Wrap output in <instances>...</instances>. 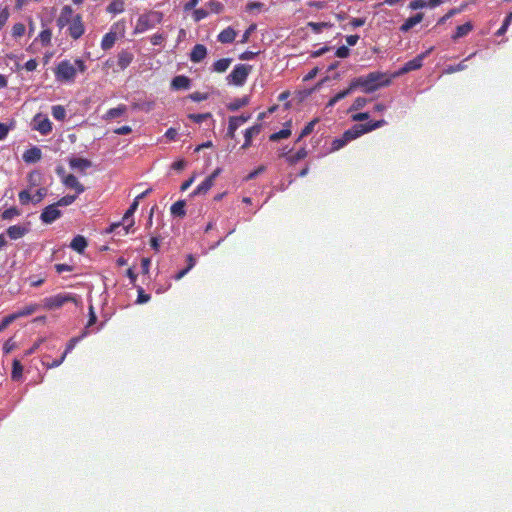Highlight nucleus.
Instances as JSON below:
<instances>
[{
  "label": "nucleus",
  "mask_w": 512,
  "mask_h": 512,
  "mask_svg": "<svg viewBox=\"0 0 512 512\" xmlns=\"http://www.w3.org/2000/svg\"><path fill=\"white\" fill-rule=\"evenodd\" d=\"M393 75L380 71H373L365 76L354 78L352 88H361L365 93H373L382 87H387L391 84Z\"/></svg>",
  "instance_id": "nucleus-1"
},
{
  "label": "nucleus",
  "mask_w": 512,
  "mask_h": 512,
  "mask_svg": "<svg viewBox=\"0 0 512 512\" xmlns=\"http://www.w3.org/2000/svg\"><path fill=\"white\" fill-rule=\"evenodd\" d=\"M384 124V120H378L364 124H355L350 129L346 130L340 138H336L332 141L330 151H338L343 148L349 141L354 140L365 133L380 128Z\"/></svg>",
  "instance_id": "nucleus-2"
},
{
  "label": "nucleus",
  "mask_w": 512,
  "mask_h": 512,
  "mask_svg": "<svg viewBox=\"0 0 512 512\" xmlns=\"http://www.w3.org/2000/svg\"><path fill=\"white\" fill-rule=\"evenodd\" d=\"M86 69L85 62L80 58L75 59L74 63L65 59L56 65L54 69L55 79L60 83H74L77 72L84 73Z\"/></svg>",
  "instance_id": "nucleus-3"
},
{
  "label": "nucleus",
  "mask_w": 512,
  "mask_h": 512,
  "mask_svg": "<svg viewBox=\"0 0 512 512\" xmlns=\"http://www.w3.org/2000/svg\"><path fill=\"white\" fill-rule=\"evenodd\" d=\"M162 19L163 14L159 11H149L144 13L138 17L134 32L138 34L150 30L160 24Z\"/></svg>",
  "instance_id": "nucleus-4"
},
{
  "label": "nucleus",
  "mask_w": 512,
  "mask_h": 512,
  "mask_svg": "<svg viewBox=\"0 0 512 512\" xmlns=\"http://www.w3.org/2000/svg\"><path fill=\"white\" fill-rule=\"evenodd\" d=\"M252 70V66L238 64L236 65L231 73L227 76V81L235 86H242L247 80L249 73Z\"/></svg>",
  "instance_id": "nucleus-5"
},
{
  "label": "nucleus",
  "mask_w": 512,
  "mask_h": 512,
  "mask_svg": "<svg viewBox=\"0 0 512 512\" xmlns=\"http://www.w3.org/2000/svg\"><path fill=\"white\" fill-rule=\"evenodd\" d=\"M57 174L61 176L63 185L68 189L75 190V194L78 196L85 191V186L73 174H66L63 168H58Z\"/></svg>",
  "instance_id": "nucleus-6"
},
{
  "label": "nucleus",
  "mask_w": 512,
  "mask_h": 512,
  "mask_svg": "<svg viewBox=\"0 0 512 512\" xmlns=\"http://www.w3.org/2000/svg\"><path fill=\"white\" fill-rule=\"evenodd\" d=\"M74 298L69 294H57L43 299V308L47 310L57 309L64 304L73 301Z\"/></svg>",
  "instance_id": "nucleus-7"
},
{
  "label": "nucleus",
  "mask_w": 512,
  "mask_h": 512,
  "mask_svg": "<svg viewBox=\"0 0 512 512\" xmlns=\"http://www.w3.org/2000/svg\"><path fill=\"white\" fill-rule=\"evenodd\" d=\"M426 55H427V53H422V54L416 56L415 58H413L412 60L407 61L399 69L398 72L392 74L393 77H397L399 75H402V74H405V73H408V72L420 69L423 66V60L426 57Z\"/></svg>",
  "instance_id": "nucleus-8"
},
{
  "label": "nucleus",
  "mask_w": 512,
  "mask_h": 512,
  "mask_svg": "<svg viewBox=\"0 0 512 512\" xmlns=\"http://www.w3.org/2000/svg\"><path fill=\"white\" fill-rule=\"evenodd\" d=\"M62 215V212L58 209V206L56 203L50 204L46 206L41 215L40 220L45 224H51L54 221H56L58 218H60Z\"/></svg>",
  "instance_id": "nucleus-9"
},
{
  "label": "nucleus",
  "mask_w": 512,
  "mask_h": 512,
  "mask_svg": "<svg viewBox=\"0 0 512 512\" xmlns=\"http://www.w3.org/2000/svg\"><path fill=\"white\" fill-rule=\"evenodd\" d=\"M67 31L69 36L74 40L79 39L84 34L85 26L80 14L75 15L74 20L68 25Z\"/></svg>",
  "instance_id": "nucleus-10"
},
{
  "label": "nucleus",
  "mask_w": 512,
  "mask_h": 512,
  "mask_svg": "<svg viewBox=\"0 0 512 512\" xmlns=\"http://www.w3.org/2000/svg\"><path fill=\"white\" fill-rule=\"evenodd\" d=\"M250 115L231 116L229 118L227 137L234 138L236 130L250 119Z\"/></svg>",
  "instance_id": "nucleus-11"
},
{
  "label": "nucleus",
  "mask_w": 512,
  "mask_h": 512,
  "mask_svg": "<svg viewBox=\"0 0 512 512\" xmlns=\"http://www.w3.org/2000/svg\"><path fill=\"white\" fill-rule=\"evenodd\" d=\"M34 129L42 135H47L52 131V123L48 117L37 114L34 117Z\"/></svg>",
  "instance_id": "nucleus-12"
},
{
  "label": "nucleus",
  "mask_w": 512,
  "mask_h": 512,
  "mask_svg": "<svg viewBox=\"0 0 512 512\" xmlns=\"http://www.w3.org/2000/svg\"><path fill=\"white\" fill-rule=\"evenodd\" d=\"M74 11L71 6L65 5L60 12L59 17L56 20L57 26L62 29L68 26L75 17Z\"/></svg>",
  "instance_id": "nucleus-13"
},
{
  "label": "nucleus",
  "mask_w": 512,
  "mask_h": 512,
  "mask_svg": "<svg viewBox=\"0 0 512 512\" xmlns=\"http://www.w3.org/2000/svg\"><path fill=\"white\" fill-rule=\"evenodd\" d=\"M260 132H261L260 124L253 125L252 127L246 129L245 133H244V143L241 146V149H243V150L248 149L252 144V138L254 136H257Z\"/></svg>",
  "instance_id": "nucleus-14"
},
{
  "label": "nucleus",
  "mask_w": 512,
  "mask_h": 512,
  "mask_svg": "<svg viewBox=\"0 0 512 512\" xmlns=\"http://www.w3.org/2000/svg\"><path fill=\"white\" fill-rule=\"evenodd\" d=\"M134 60V55L128 50H121L117 55V65L120 70H125Z\"/></svg>",
  "instance_id": "nucleus-15"
},
{
  "label": "nucleus",
  "mask_w": 512,
  "mask_h": 512,
  "mask_svg": "<svg viewBox=\"0 0 512 512\" xmlns=\"http://www.w3.org/2000/svg\"><path fill=\"white\" fill-rule=\"evenodd\" d=\"M191 80L185 75L175 76L171 81V88L174 90H186L190 88Z\"/></svg>",
  "instance_id": "nucleus-16"
},
{
  "label": "nucleus",
  "mask_w": 512,
  "mask_h": 512,
  "mask_svg": "<svg viewBox=\"0 0 512 512\" xmlns=\"http://www.w3.org/2000/svg\"><path fill=\"white\" fill-rule=\"evenodd\" d=\"M236 36L237 32L235 29L227 27L218 34L217 40L222 44H230L235 40Z\"/></svg>",
  "instance_id": "nucleus-17"
},
{
  "label": "nucleus",
  "mask_w": 512,
  "mask_h": 512,
  "mask_svg": "<svg viewBox=\"0 0 512 512\" xmlns=\"http://www.w3.org/2000/svg\"><path fill=\"white\" fill-rule=\"evenodd\" d=\"M206 55V47L203 44H196L190 53V60L194 63H199L206 57Z\"/></svg>",
  "instance_id": "nucleus-18"
},
{
  "label": "nucleus",
  "mask_w": 512,
  "mask_h": 512,
  "mask_svg": "<svg viewBox=\"0 0 512 512\" xmlns=\"http://www.w3.org/2000/svg\"><path fill=\"white\" fill-rule=\"evenodd\" d=\"M23 160L26 162V163H36L38 162L41 157H42V152L40 150V148L38 147H32L30 149H27L24 153H23Z\"/></svg>",
  "instance_id": "nucleus-19"
},
{
  "label": "nucleus",
  "mask_w": 512,
  "mask_h": 512,
  "mask_svg": "<svg viewBox=\"0 0 512 512\" xmlns=\"http://www.w3.org/2000/svg\"><path fill=\"white\" fill-rule=\"evenodd\" d=\"M127 111V106L125 104H119L117 107L115 108H111L109 109L104 115H103V119L105 121H110L112 119H115V118H118V117H121L122 115H124Z\"/></svg>",
  "instance_id": "nucleus-20"
},
{
  "label": "nucleus",
  "mask_w": 512,
  "mask_h": 512,
  "mask_svg": "<svg viewBox=\"0 0 512 512\" xmlns=\"http://www.w3.org/2000/svg\"><path fill=\"white\" fill-rule=\"evenodd\" d=\"M424 14L423 13H417L408 19L405 20V22L400 26L401 32H408L410 29H412L415 25L419 24L423 20Z\"/></svg>",
  "instance_id": "nucleus-21"
},
{
  "label": "nucleus",
  "mask_w": 512,
  "mask_h": 512,
  "mask_svg": "<svg viewBox=\"0 0 512 512\" xmlns=\"http://www.w3.org/2000/svg\"><path fill=\"white\" fill-rule=\"evenodd\" d=\"M69 166L72 169H79L81 171L88 169L92 166V162L85 158L74 157L69 159Z\"/></svg>",
  "instance_id": "nucleus-22"
},
{
  "label": "nucleus",
  "mask_w": 512,
  "mask_h": 512,
  "mask_svg": "<svg viewBox=\"0 0 512 512\" xmlns=\"http://www.w3.org/2000/svg\"><path fill=\"white\" fill-rule=\"evenodd\" d=\"M27 232H28V229L21 225H13L7 229V235L12 240H17V239L22 238Z\"/></svg>",
  "instance_id": "nucleus-23"
},
{
  "label": "nucleus",
  "mask_w": 512,
  "mask_h": 512,
  "mask_svg": "<svg viewBox=\"0 0 512 512\" xmlns=\"http://www.w3.org/2000/svg\"><path fill=\"white\" fill-rule=\"evenodd\" d=\"M117 40V33L110 31L106 33L101 40V48L105 51L111 49Z\"/></svg>",
  "instance_id": "nucleus-24"
},
{
  "label": "nucleus",
  "mask_w": 512,
  "mask_h": 512,
  "mask_svg": "<svg viewBox=\"0 0 512 512\" xmlns=\"http://www.w3.org/2000/svg\"><path fill=\"white\" fill-rule=\"evenodd\" d=\"M52 40V31L49 28L43 29L38 36L34 39V43L40 42L43 47H47L51 45Z\"/></svg>",
  "instance_id": "nucleus-25"
},
{
  "label": "nucleus",
  "mask_w": 512,
  "mask_h": 512,
  "mask_svg": "<svg viewBox=\"0 0 512 512\" xmlns=\"http://www.w3.org/2000/svg\"><path fill=\"white\" fill-rule=\"evenodd\" d=\"M87 245L88 243L85 237L77 235L72 239L70 247L78 253H83Z\"/></svg>",
  "instance_id": "nucleus-26"
},
{
  "label": "nucleus",
  "mask_w": 512,
  "mask_h": 512,
  "mask_svg": "<svg viewBox=\"0 0 512 512\" xmlns=\"http://www.w3.org/2000/svg\"><path fill=\"white\" fill-rule=\"evenodd\" d=\"M308 155V152L306 150L305 147H302L301 149H299L295 154H292V155H288V154H283L282 156H285L286 157V161L290 164V165H294L296 164L297 162H299L300 160H303L304 158H306Z\"/></svg>",
  "instance_id": "nucleus-27"
},
{
  "label": "nucleus",
  "mask_w": 512,
  "mask_h": 512,
  "mask_svg": "<svg viewBox=\"0 0 512 512\" xmlns=\"http://www.w3.org/2000/svg\"><path fill=\"white\" fill-rule=\"evenodd\" d=\"M473 29V25L471 22H466L462 25H459L456 27L455 33L452 35L453 40H457L459 38H462L466 36L469 32H471Z\"/></svg>",
  "instance_id": "nucleus-28"
},
{
  "label": "nucleus",
  "mask_w": 512,
  "mask_h": 512,
  "mask_svg": "<svg viewBox=\"0 0 512 512\" xmlns=\"http://www.w3.org/2000/svg\"><path fill=\"white\" fill-rule=\"evenodd\" d=\"M214 185V182L211 180V178L207 177L204 181H202L196 189L193 191L192 195H200L207 193L212 186Z\"/></svg>",
  "instance_id": "nucleus-29"
},
{
  "label": "nucleus",
  "mask_w": 512,
  "mask_h": 512,
  "mask_svg": "<svg viewBox=\"0 0 512 512\" xmlns=\"http://www.w3.org/2000/svg\"><path fill=\"white\" fill-rule=\"evenodd\" d=\"M185 205L184 200L176 201L170 208L171 214L177 217H184L186 215Z\"/></svg>",
  "instance_id": "nucleus-30"
},
{
  "label": "nucleus",
  "mask_w": 512,
  "mask_h": 512,
  "mask_svg": "<svg viewBox=\"0 0 512 512\" xmlns=\"http://www.w3.org/2000/svg\"><path fill=\"white\" fill-rule=\"evenodd\" d=\"M125 9V3L123 0H112L107 6V12L112 14H120Z\"/></svg>",
  "instance_id": "nucleus-31"
},
{
  "label": "nucleus",
  "mask_w": 512,
  "mask_h": 512,
  "mask_svg": "<svg viewBox=\"0 0 512 512\" xmlns=\"http://www.w3.org/2000/svg\"><path fill=\"white\" fill-rule=\"evenodd\" d=\"M249 103V97L248 96H244L242 98H236L234 99L232 102H230L228 105H227V108L228 110L230 111H237L239 110L240 108L248 105Z\"/></svg>",
  "instance_id": "nucleus-32"
},
{
  "label": "nucleus",
  "mask_w": 512,
  "mask_h": 512,
  "mask_svg": "<svg viewBox=\"0 0 512 512\" xmlns=\"http://www.w3.org/2000/svg\"><path fill=\"white\" fill-rule=\"evenodd\" d=\"M289 125H290V122H287L285 128L281 129L278 132L271 134L269 136L270 141L276 142L280 139L288 138L291 135V130H290V128H288Z\"/></svg>",
  "instance_id": "nucleus-33"
},
{
  "label": "nucleus",
  "mask_w": 512,
  "mask_h": 512,
  "mask_svg": "<svg viewBox=\"0 0 512 512\" xmlns=\"http://www.w3.org/2000/svg\"><path fill=\"white\" fill-rule=\"evenodd\" d=\"M231 62H232V59H230V58L219 59L216 62H214L213 70L218 73H223L229 68Z\"/></svg>",
  "instance_id": "nucleus-34"
},
{
  "label": "nucleus",
  "mask_w": 512,
  "mask_h": 512,
  "mask_svg": "<svg viewBox=\"0 0 512 512\" xmlns=\"http://www.w3.org/2000/svg\"><path fill=\"white\" fill-rule=\"evenodd\" d=\"M79 196L77 194H67L61 197L56 203L58 207H66L73 204Z\"/></svg>",
  "instance_id": "nucleus-35"
},
{
  "label": "nucleus",
  "mask_w": 512,
  "mask_h": 512,
  "mask_svg": "<svg viewBox=\"0 0 512 512\" xmlns=\"http://www.w3.org/2000/svg\"><path fill=\"white\" fill-rule=\"evenodd\" d=\"M39 309L38 304H29L17 311L15 314L17 318L24 317L35 313Z\"/></svg>",
  "instance_id": "nucleus-36"
},
{
  "label": "nucleus",
  "mask_w": 512,
  "mask_h": 512,
  "mask_svg": "<svg viewBox=\"0 0 512 512\" xmlns=\"http://www.w3.org/2000/svg\"><path fill=\"white\" fill-rule=\"evenodd\" d=\"M307 26L310 27L314 33L319 34L324 28H331L333 24L330 22H308Z\"/></svg>",
  "instance_id": "nucleus-37"
},
{
  "label": "nucleus",
  "mask_w": 512,
  "mask_h": 512,
  "mask_svg": "<svg viewBox=\"0 0 512 512\" xmlns=\"http://www.w3.org/2000/svg\"><path fill=\"white\" fill-rule=\"evenodd\" d=\"M23 366L19 360L14 359L12 364L11 377L13 380H19L22 376Z\"/></svg>",
  "instance_id": "nucleus-38"
},
{
  "label": "nucleus",
  "mask_w": 512,
  "mask_h": 512,
  "mask_svg": "<svg viewBox=\"0 0 512 512\" xmlns=\"http://www.w3.org/2000/svg\"><path fill=\"white\" fill-rule=\"evenodd\" d=\"M25 32H26V27L23 23H15L12 26L11 35L15 39L22 37L25 34Z\"/></svg>",
  "instance_id": "nucleus-39"
},
{
  "label": "nucleus",
  "mask_w": 512,
  "mask_h": 512,
  "mask_svg": "<svg viewBox=\"0 0 512 512\" xmlns=\"http://www.w3.org/2000/svg\"><path fill=\"white\" fill-rule=\"evenodd\" d=\"M51 113L52 116L58 121H63L66 117V110L62 105L53 106Z\"/></svg>",
  "instance_id": "nucleus-40"
},
{
  "label": "nucleus",
  "mask_w": 512,
  "mask_h": 512,
  "mask_svg": "<svg viewBox=\"0 0 512 512\" xmlns=\"http://www.w3.org/2000/svg\"><path fill=\"white\" fill-rule=\"evenodd\" d=\"M319 122V118H314L313 120H311L310 122H308L305 127L302 129L301 133H300V138H304L308 135H310L313 130H314V127L315 125Z\"/></svg>",
  "instance_id": "nucleus-41"
},
{
  "label": "nucleus",
  "mask_w": 512,
  "mask_h": 512,
  "mask_svg": "<svg viewBox=\"0 0 512 512\" xmlns=\"http://www.w3.org/2000/svg\"><path fill=\"white\" fill-rule=\"evenodd\" d=\"M138 206H139V202L137 201V199H134L132 204L130 205V207L125 212V214H124V216L122 218L123 224L126 223L128 221V219L133 216V214L137 210Z\"/></svg>",
  "instance_id": "nucleus-42"
},
{
  "label": "nucleus",
  "mask_w": 512,
  "mask_h": 512,
  "mask_svg": "<svg viewBox=\"0 0 512 512\" xmlns=\"http://www.w3.org/2000/svg\"><path fill=\"white\" fill-rule=\"evenodd\" d=\"M20 211L16 207H11L2 212V219L3 220H11L12 218L19 216Z\"/></svg>",
  "instance_id": "nucleus-43"
},
{
  "label": "nucleus",
  "mask_w": 512,
  "mask_h": 512,
  "mask_svg": "<svg viewBox=\"0 0 512 512\" xmlns=\"http://www.w3.org/2000/svg\"><path fill=\"white\" fill-rule=\"evenodd\" d=\"M9 10L0 3V30L5 26L9 18Z\"/></svg>",
  "instance_id": "nucleus-44"
},
{
  "label": "nucleus",
  "mask_w": 512,
  "mask_h": 512,
  "mask_svg": "<svg viewBox=\"0 0 512 512\" xmlns=\"http://www.w3.org/2000/svg\"><path fill=\"white\" fill-rule=\"evenodd\" d=\"M85 336V333L82 334L81 336H77V337H73L69 340V342L67 343V346H66V349L63 353H66V355L68 353H70L74 348L75 346L77 345V343Z\"/></svg>",
  "instance_id": "nucleus-45"
},
{
  "label": "nucleus",
  "mask_w": 512,
  "mask_h": 512,
  "mask_svg": "<svg viewBox=\"0 0 512 512\" xmlns=\"http://www.w3.org/2000/svg\"><path fill=\"white\" fill-rule=\"evenodd\" d=\"M19 202L22 205H27L29 202L32 201V196L28 190H22L18 194Z\"/></svg>",
  "instance_id": "nucleus-46"
},
{
  "label": "nucleus",
  "mask_w": 512,
  "mask_h": 512,
  "mask_svg": "<svg viewBox=\"0 0 512 512\" xmlns=\"http://www.w3.org/2000/svg\"><path fill=\"white\" fill-rule=\"evenodd\" d=\"M137 292H138V296H137L136 302L138 304H144V303H147L150 300V298H151L150 295L146 294L142 287H138L137 288Z\"/></svg>",
  "instance_id": "nucleus-47"
},
{
  "label": "nucleus",
  "mask_w": 512,
  "mask_h": 512,
  "mask_svg": "<svg viewBox=\"0 0 512 512\" xmlns=\"http://www.w3.org/2000/svg\"><path fill=\"white\" fill-rule=\"evenodd\" d=\"M47 194L46 188H39L36 193L32 196V202L37 204L41 202Z\"/></svg>",
  "instance_id": "nucleus-48"
},
{
  "label": "nucleus",
  "mask_w": 512,
  "mask_h": 512,
  "mask_svg": "<svg viewBox=\"0 0 512 512\" xmlns=\"http://www.w3.org/2000/svg\"><path fill=\"white\" fill-rule=\"evenodd\" d=\"M367 104V99L364 97H357L350 107V110H360Z\"/></svg>",
  "instance_id": "nucleus-49"
},
{
  "label": "nucleus",
  "mask_w": 512,
  "mask_h": 512,
  "mask_svg": "<svg viewBox=\"0 0 512 512\" xmlns=\"http://www.w3.org/2000/svg\"><path fill=\"white\" fill-rule=\"evenodd\" d=\"M189 119L194 121L195 123H201L204 120L211 117V113H201V114H189Z\"/></svg>",
  "instance_id": "nucleus-50"
},
{
  "label": "nucleus",
  "mask_w": 512,
  "mask_h": 512,
  "mask_svg": "<svg viewBox=\"0 0 512 512\" xmlns=\"http://www.w3.org/2000/svg\"><path fill=\"white\" fill-rule=\"evenodd\" d=\"M133 225V221H131L130 224H128L127 226H123L122 223H113L112 225H110V227L107 229V232L108 233H112L114 232L117 228H120L122 227L123 230H124V234H128L129 233V228Z\"/></svg>",
  "instance_id": "nucleus-51"
},
{
  "label": "nucleus",
  "mask_w": 512,
  "mask_h": 512,
  "mask_svg": "<svg viewBox=\"0 0 512 512\" xmlns=\"http://www.w3.org/2000/svg\"><path fill=\"white\" fill-rule=\"evenodd\" d=\"M266 170V166L264 165H260L259 167H257L255 170L251 171L246 177H245V180L246 181H250V180H253L255 179L258 175H260L261 173H263L264 171Z\"/></svg>",
  "instance_id": "nucleus-52"
},
{
  "label": "nucleus",
  "mask_w": 512,
  "mask_h": 512,
  "mask_svg": "<svg viewBox=\"0 0 512 512\" xmlns=\"http://www.w3.org/2000/svg\"><path fill=\"white\" fill-rule=\"evenodd\" d=\"M256 30V24H251L243 33L240 43L245 44L249 41L251 34Z\"/></svg>",
  "instance_id": "nucleus-53"
},
{
  "label": "nucleus",
  "mask_w": 512,
  "mask_h": 512,
  "mask_svg": "<svg viewBox=\"0 0 512 512\" xmlns=\"http://www.w3.org/2000/svg\"><path fill=\"white\" fill-rule=\"evenodd\" d=\"M15 319H17L15 313L6 316L0 323V332L3 331L6 327H8V325H10Z\"/></svg>",
  "instance_id": "nucleus-54"
},
{
  "label": "nucleus",
  "mask_w": 512,
  "mask_h": 512,
  "mask_svg": "<svg viewBox=\"0 0 512 512\" xmlns=\"http://www.w3.org/2000/svg\"><path fill=\"white\" fill-rule=\"evenodd\" d=\"M355 89L352 88V82H350L349 86L347 89L343 90V91H340L338 92L337 94L334 95V98L338 101L344 99L345 97H347L352 91H354Z\"/></svg>",
  "instance_id": "nucleus-55"
},
{
  "label": "nucleus",
  "mask_w": 512,
  "mask_h": 512,
  "mask_svg": "<svg viewBox=\"0 0 512 512\" xmlns=\"http://www.w3.org/2000/svg\"><path fill=\"white\" fill-rule=\"evenodd\" d=\"M466 60L467 59H465L464 61L458 63L455 66H448L447 69H446V73L451 74V73H455V72H458V71L466 69L467 68V65L465 64Z\"/></svg>",
  "instance_id": "nucleus-56"
},
{
  "label": "nucleus",
  "mask_w": 512,
  "mask_h": 512,
  "mask_svg": "<svg viewBox=\"0 0 512 512\" xmlns=\"http://www.w3.org/2000/svg\"><path fill=\"white\" fill-rule=\"evenodd\" d=\"M188 97L194 102H201L208 99V94L201 92H193Z\"/></svg>",
  "instance_id": "nucleus-57"
},
{
  "label": "nucleus",
  "mask_w": 512,
  "mask_h": 512,
  "mask_svg": "<svg viewBox=\"0 0 512 512\" xmlns=\"http://www.w3.org/2000/svg\"><path fill=\"white\" fill-rule=\"evenodd\" d=\"M427 7V0H413L409 3V8L411 10H417Z\"/></svg>",
  "instance_id": "nucleus-58"
},
{
  "label": "nucleus",
  "mask_w": 512,
  "mask_h": 512,
  "mask_svg": "<svg viewBox=\"0 0 512 512\" xmlns=\"http://www.w3.org/2000/svg\"><path fill=\"white\" fill-rule=\"evenodd\" d=\"M66 358V353H63L59 359L53 360L51 363H43L48 369L60 366Z\"/></svg>",
  "instance_id": "nucleus-59"
},
{
  "label": "nucleus",
  "mask_w": 512,
  "mask_h": 512,
  "mask_svg": "<svg viewBox=\"0 0 512 512\" xmlns=\"http://www.w3.org/2000/svg\"><path fill=\"white\" fill-rule=\"evenodd\" d=\"M208 16V12L204 9H196L193 12V18L196 22L201 21L202 19Z\"/></svg>",
  "instance_id": "nucleus-60"
},
{
  "label": "nucleus",
  "mask_w": 512,
  "mask_h": 512,
  "mask_svg": "<svg viewBox=\"0 0 512 512\" xmlns=\"http://www.w3.org/2000/svg\"><path fill=\"white\" fill-rule=\"evenodd\" d=\"M350 54V50L346 46H340L337 48L335 55L339 58H346Z\"/></svg>",
  "instance_id": "nucleus-61"
},
{
  "label": "nucleus",
  "mask_w": 512,
  "mask_h": 512,
  "mask_svg": "<svg viewBox=\"0 0 512 512\" xmlns=\"http://www.w3.org/2000/svg\"><path fill=\"white\" fill-rule=\"evenodd\" d=\"M511 18H512V13H510L504 20L502 26L498 29L497 31V35H502L506 32L509 24H510V21H511Z\"/></svg>",
  "instance_id": "nucleus-62"
},
{
  "label": "nucleus",
  "mask_w": 512,
  "mask_h": 512,
  "mask_svg": "<svg viewBox=\"0 0 512 512\" xmlns=\"http://www.w3.org/2000/svg\"><path fill=\"white\" fill-rule=\"evenodd\" d=\"M165 40V37L163 34H160V33H156L154 35H152L150 41L152 43V45H161Z\"/></svg>",
  "instance_id": "nucleus-63"
},
{
  "label": "nucleus",
  "mask_w": 512,
  "mask_h": 512,
  "mask_svg": "<svg viewBox=\"0 0 512 512\" xmlns=\"http://www.w3.org/2000/svg\"><path fill=\"white\" fill-rule=\"evenodd\" d=\"M15 347H16L15 342L13 341V339L10 338L4 343L3 352L5 354H9Z\"/></svg>",
  "instance_id": "nucleus-64"
}]
</instances>
